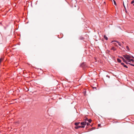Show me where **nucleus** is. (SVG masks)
Wrapping results in <instances>:
<instances>
[{
  "label": "nucleus",
  "instance_id": "c85d7f7f",
  "mask_svg": "<svg viewBox=\"0 0 134 134\" xmlns=\"http://www.w3.org/2000/svg\"><path fill=\"white\" fill-rule=\"evenodd\" d=\"M132 57L134 59V57L133 56H132Z\"/></svg>",
  "mask_w": 134,
  "mask_h": 134
},
{
  "label": "nucleus",
  "instance_id": "f257e3e1",
  "mask_svg": "<svg viewBox=\"0 0 134 134\" xmlns=\"http://www.w3.org/2000/svg\"><path fill=\"white\" fill-rule=\"evenodd\" d=\"M123 56L125 59L128 60L132 57V56H131L130 55L128 54L123 55Z\"/></svg>",
  "mask_w": 134,
  "mask_h": 134
},
{
  "label": "nucleus",
  "instance_id": "7ed1b4c3",
  "mask_svg": "<svg viewBox=\"0 0 134 134\" xmlns=\"http://www.w3.org/2000/svg\"><path fill=\"white\" fill-rule=\"evenodd\" d=\"M86 121H84L81 122L80 123V124L81 125H82L85 126V125H86Z\"/></svg>",
  "mask_w": 134,
  "mask_h": 134
},
{
  "label": "nucleus",
  "instance_id": "6ab92c4d",
  "mask_svg": "<svg viewBox=\"0 0 134 134\" xmlns=\"http://www.w3.org/2000/svg\"><path fill=\"white\" fill-rule=\"evenodd\" d=\"M86 124L87 125V126H88L90 125V124L88 122H87Z\"/></svg>",
  "mask_w": 134,
  "mask_h": 134
},
{
  "label": "nucleus",
  "instance_id": "f03ea898",
  "mask_svg": "<svg viewBox=\"0 0 134 134\" xmlns=\"http://www.w3.org/2000/svg\"><path fill=\"white\" fill-rule=\"evenodd\" d=\"M80 66L83 68V69L87 67L86 63L85 62L82 63L80 64Z\"/></svg>",
  "mask_w": 134,
  "mask_h": 134
},
{
  "label": "nucleus",
  "instance_id": "20e7f679",
  "mask_svg": "<svg viewBox=\"0 0 134 134\" xmlns=\"http://www.w3.org/2000/svg\"><path fill=\"white\" fill-rule=\"evenodd\" d=\"M121 64L122 65H123L124 67L126 68H128L127 66V65H125L124 63H121Z\"/></svg>",
  "mask_w": 134,
  "mask_h": 134
},
{
  "label": "nucleus",
  "instance_id": "ddd939ff",
  "mask_svg": "<svg viewBox=\"0 0 134 134\" xmlns=\"http://www.w3.org/2000/svg\"><path fill=\"white\" fill-rule=\"evenodd\" d=\"M84 39V38L82 36H80L79 37V39L81 40H83Z\"/></svg>",
  "mask_w": 134,
  "mask_h": 134
},
{
  "label": "nucleus",
  "instance_id": "1a4fd4ad",
  "mask_svg": "<svg viewBox=\"0 0 134 134\" xmlns=\"http://www.w3.org/2000/svg\"><path fill=\"white\" fill-rule=\"evenodd\" d=\"M80 124V122H75L74 124L75 125L77 126H78Z\"/></svg>",
  "mask_w": 134,
  "mask_h": 134
},
{
  "label": "nucleus",
  "instance_id": "cd10ccee",
  "mask_svg": "<svg viewBox=\"0 0 134 134\" xmlns=\"http://www.w3.org/2000/svg\"><path fill=\"white\" fill-rule=\"evenodd\" d=\"M108 76V75H107V77H109V76Z\"/></svg>",
  "mask_w": 134,
  "mask_h": 134
},
{
  "label": "nucleus",
  "instance_id": "39448f33",
  "mask_svg": "<svg viewBox=\"0 0 134 134\" xmlns=\"http://www.w3.org/2000/svg\"><path fill=\"white\" fill-rule=\"evenodd\" d=\"M80 128V126H77L75 127V128L76 129H78L79 128Z\"/></svg>",
  "mask_w": 134,
  "mask_h": 134
},
{
  "label": "nucleus",
  "instance_id": "b1692460",
  "mask_svg": "<svg viewBox=\"0 0 134 134\" xmlns=\"http://www.w3.org/2000/svg\"><path fill=\"white\" fill-rule=\"evenodd\" d=\"M125 63L126 64H129V63H128L126 61V62H125Z\"/></svg>",
  "mask_w": 134,
  "mask_h": 134
},
{
  "label": "nucleus",
  "instance_id": "f8f14e48",
  "mask_svg": "<svg viewBox=\"0 0 134 134\" xmlns=\"http://www.w3.org/2000/svg\"><path fill=\"white\" fill-rule=\"evenodd\" d=\"M111 49L113 50L114 51H115L116 50V49L114 47H113L111 48Z\"/></svg>",
  "mask_w": 134,
  "mask_h": 134
},
{
  "label": "nucleus",
  "instance_id": "473e14b6",
  "mask_svg": "<svg viewBox=\"0 0 134 134\" xmlns=\"http://www.w3.org/2000/svg\"><path fill=\"white\" fill-rule=\"evenodd\" d=\"M88 128V127H86V128Z\"/></svg>",
  "mask_w": 134,
  "mask_h": 134
},
{
  "label": "nucleus",
  "instance_id": "9b49d317",
  "mask_svg": "<svg viewBox=\"0 0 134 134\" xmlns=\"http://www.w3.org/2000/svg\"><path fill=\"white\" fill-rule=\"evenodd\" d=\"M104 38L106 40H108V38L107 37V36L106 35H104Z\"/></svg>",
  "mask_w": 134,
  "mask_h": 134
},
{
  "label": "nucleus",
  "instance_id": "6e6552de",
  "mask_svg": "<svg viewBox=\"0 0 134 134\" xmlns=\"http://www.w3.org/2000/svg\"><path fill=\"white\" fill-rule=\"evenodd\" d=\"M131 61L133 62L134 60L133 59H131V58H130V59L128 61V62H131Z\"/></svg>",
  "mask_w": 134,
  "mask_h": 134
},
{
  "label": "nucleus",
  "instance_id": "f3484780",
  "mask_svg": "<svg viewBox=\"0 0 134 134\" xmlns=\"http://www.w3.org/2000/svg\"><path fill=\"white\" fill-rule=\"evenodd\" d=\"M113 0V2H114V5H116V3L115 1L114 0Z\"/></svg>",
  "mask_w": 134,
  "mask_h": 134
},
{
  "label": "nucleus",
  "instance_id": "f704fd0d",
  "mask_svg": "<svg viewBox=\"0 0 134 134\" xmlns=\"http://www.w3.org/2000/svg\"><path fill=\"white\" fill-rule=\"evenodd\" d=\"M133 5L134 6V4H133Z\"/></svg>",
  "mask_w": 134,
  "mask_h": 134
},
{
  "label": "nucleus",
  "instance_id": "aec40b11",
  "mask_svg": "<svg viewBox=\"0 0 134 134\" xmlns=\"http://www.w3.org/2000/svg\"><path fill=\"white\" fill-rule=\"evenodd\" d=\"M29 90V89H28V88H27V87H26V91H27Z\"/></svg>",
  "mask_w": 134,
  "mask_h": 134
},
{
  "label": "nucleus",
  "instance_id": "0eeeda50",
  "mask_svg": "<svg viewBox=\"0 0 134 134\" xmlns=\"http://www.w3.org/2000/svg\"><path fill=\"white\" fill-rule=\"evenodd\" d=\"M113 42H116L118 43V44L119 46H121V43L119 42L118 41H114Z\"/></svg>",
  "mask_w": 134,
  "mask_h": 134
},
{
  "label": "nucleus",
  "instance_id": "bb28decb",
  "mask_svg": "<svg viewBox=\"0 0 134 134\" xmlns=\"http://www.w3.org/2000/svg\"><path fill=\"white\" fill-rule=\"evenodd\" d=\"M123 5H124V7L125 8V5H124V3H123Z\"/></svg>",
  "mask_w": 134,
  "mask_h": 134
},
{
  "label": "nucleus",
  "instance_id": "423d86ee",
  "mask_svg": "<svg viewBox=\"0 0 134 134\" xmlns=\"http://www.w3.org/2000/svg\"><path fill=\"white\" fill-rule=\"evenodd\" d=\"M120 58L122 59V60L124 62H126V60L124 59L122 57H120Z\"/></svg>",
  "mask_w": 134,
  "mask_h": 134
},
{
  "label": "nucleus",
  "instance_id": "4be33fe9",
  "mask_svg": "<svg viewBox=\"0 0 134 134\" xmlns=\"http://www.w3.org/2000/svg\"><path fill=\"white\" fill-rule=\"evenodd\" d=\"M134 3V0H133L131 3V4H133Z\"/></svg>",
  "mask_w": 134,
  "mask_h": 134
},
{
  "label": "nucleus",
  "instance_id": "5701e85b",
  "mask_svg": "<svg viewBox=\"0 0 134 134\" xmlns=\"http://www.w3.org/2000/svg\"><path fill=\"white\" fill-rule=\"evenodd\" d=\"M129 64L131 66H134V64H133L131 63H129Z\"/></svg>",
  "mask_w": 134,
  "mask_h": 134
},
{
  "label": "nucleus",
  "instance_id": "7c9ffc66",
  "mask_svg": "<svg viewBox=\"0 0 134 134\" xmlns=\"http://www.w3.org/2000/svg\"><path fill=\"white\" fill-rule=\"evenodd\" d=\"M104 3H105V2H104Z\"/></svg>",
  "mask_w": 134,
  "mask_h": 134
},
{
  "label": "nucleus",
  "instance_id": "72a5a7b5",
  "mask_svg": "<svg viewBox=\"0 0 134 134\" xmlns=\"http://www.w3.org/2000/svg\"><path fill=\"white\" fill-rule=\"evenodd\" d=\"M110 51H108V52H109Z\"/></svg>",
  "mask_w": 134,
  "mask_h": 134
},
{
  "label": "nucleus",
  "instance_id": "9d476101",
  "mask_svg": "<svg viewBox=\"0 0 134 134\" xmlns=\"http://www.w3.org/2000/svg\"><path fill=\"white\" fill-rule=\"evenodd\" d=\"M117 61L118 62L120 63L121 62V60L119 58H117Z\"/></svg>",
  "mask_w": 134,
  "mask_h": 134
},
{
  "label": "nucleus",
  "instance_id": "393cba45",
  "mask_svg": "<svg viewBox=\"0 0 134 134\" xmlns=\"http://www.w3.org/2000/svg\"><path fill=\"white\" fill-rule=\"evenodd\" d=\"M100 124H98V127H99L100 126Z\"/></svg>",
  "mask_w": 134,
  "mask_h": 134
},
{
  "label": "nucleus",
  "instance_id": "4468645a",
  "mask_svg": "<svg viewBox=\"0 0 134 134\" xmlns=\"http://www.w3.org/2000/svg\"><path fill=\"white\" fill-rule=\"evenodd\" d=\"M3 58H1L0 59V63H1L2 62V61L3 60Z\"/></svg>",
  "mask_w": 134,
  "mask_h": 134
},
{
  "label": "nucleus",
  "instance_id": "a878e982",
  "mask_svg": "<svg viewBox=\"0 0 134 134\" xmlns=\"http://www.w3.org/2000/svg\"><path fill=\"white\" fill-rule=\"evenodd\" d=\"M89 1H90V2H91V0H88Z\"/></svg>",
  "mask_w": 134,
  "mask_h": 134
},
{
  "label": "nucleus",
  "instance_id": "2eb2a0df",
  "mask_svg": "<svg viewBox=\"0 0 134 134\" xmlns=\"http://www.w3.org/2000/svg\"><path fill=\"white\" fill-rule=\"evenodd\" d=\"M92 120L91 119H89L88 120V121L89 123H91L92 121Z\"/></svg>",
  "mask_w": 134,
  "mask_h": 134
},
{
  "label": "nucleus",
  "instance_id": "412c9836",
  "mask_svg": "<svg viewBox=\"0 0 134 134\" xmlns=\"http://www.w3.org/2000/svg\"><path fill=\"white\" fill-rule=\"evenodd\" d=\"M85 127V126H83V125H82V126H80V128H84Z\"/></svg>",
  "mask_w": 134,
  "mask_h": 134
},
{
  "label": "nucleus",
  "instance_id": "2f4dec72",
  "mask_svg": "<svg viewBox=\"0 0 134 134\" xmlns=\"http://www.w3.org/2000/svg\"><path fill=\"white\" fill-rule=\"evenodd\" d=\"M94 128H92V129H94Z\"/></svg>",
  "mask_w": 134,
  "mask_h": 134
},
{
  "label": "nucleus",
  "instance_id": "c756f323",
  "mask_svg": "<svg viewBox=\"0 0 134 134\" xmlns=\"http://www.w3.org/2000/svg\"><path fill=\"white\" fill-rule=\"evenodd\" d=\"M93 88H94L95 89H96V87Z\"/></svg>",
  "mask_w": 134,
  "mask_h": 134
},
{
  "label": "nucleus",
  "instance_id": "a211bd4d",
  "mask_svg": "<svg viewBox=\"0 0 134 134\" xmlns=\"http://www.w3.org/2000/svg\"><path fill=\"white\" fill-rule=\"evenodd\" d=\"M88 119L87 118H85L84 119V120L85 121H88Z\"/></svg>",
  "mask_w": 134,
  "mask_h": 134
},
{
  "label": "nucleus",
  "instance_id": "dca6fc26",
  "mask_svg": "<svg viewBox=\"0 0 134 134\" xmlns=\"http://www.w3.org/2000/svg\"><path fill=\"white\" fill-rule=\"evenodd\" d=\"M126 48L127 49L128 51H129L130 50L129 48V47L128 46H127L126 47Z\"/></svg>",
  "mask_w": 134,
  "mask_h": 134
}]
</instances>
